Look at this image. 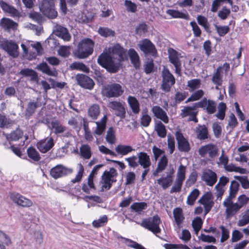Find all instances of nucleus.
Masks as SVG:
<instances>
[{"label": "nucleus", "mask_w": 249, "mask_h": 249, "mask_svg": "<svg viewBox=\"0 0 249 249\" xmlns=\"http://www.w3.org/2000/svg\"><path fill=\"white\" fill-rule=\"evenodd\" d=\"M121 61L107 53H103L97 59L98 64L111 73H115L118 71Z\"/></svg>", "instance_id": "2"}, {"label": "nucleus", "mask_w": 249, "mask_h": 249, "mask_svg": "<svg viewBox=\"0 0 249 249\" xmlns=\"http://www.w3.org/2000/svg\"><path fill=\"white\" fill-rule=\"evenodd\" d=\"M166 13L174 18H180L188 19L189 15L187 13L180 12L173 9H169L166 11Z\"/></svg>", "instance_id": "44"}, {"label": "nucleus", "mask_w": 249, "mask_h": 249, "mask_svg": "<svg viewBox=\"0 0 249 249\" xmlns=\"http://www.w3.org/2000/svg\"><path fill=\"white\" fill-rule=\"evenodd\" d=\"M14 122L4 115L0 114V127H8L13 124Z\"/></svg>", "instance_id": "56"}, {"label": "nucleus", "mask_w": 249, "mask_h": 249, "mask_svg": "<svg viewBox=\"0 0 249 249\" xmlns=\"http://www.w3.org/2000/svg\"><path fill=\"white\" fill-rule=\"evenodd\" d=\"M121 238L124 240L125 244L128 247L134 248L135 249H146L141 245L130 239L125 238L123 237H121Z\"/></svg>", "instance_id": "57"}, {"label": "nucleus", "mask_w": 249, "mask_h": 249, "mask_svg": "<svg viewBox=\"0 0 249 249\" xmlns=\"http://www.w3.org/2000/svg\"><path fill=\"white\" fill-rule=\"evenodd\" d=\"M39 8L43 14L50 18H54L57 16V12L54 8V4L46 6H39Z\"/></svg>", "instance_id": "26"}, {"label": "nucleus", "mask_w": 249, "mask_h": 249, "mask_svg": "<svg viewBox=\"0 0 249 249\" xmlns=\"http://www.w3.org/2000/svg\"><path fill=\"white\" fill-rule=\"evenodd\" d=\"M124 92L123 87L119 84L113 83L103 87L102 94L107 98H118Z\"/></svg>", "instance_id": "4"}, {"label": "nucleus", "mask_w": 249, "mask_h": 249, "mask_svg": "<svg viewBox=\"0 0 249 249\" xmlns=\"http://www.w3.org/2000/svg\"><path fill=\"white\" fill-rule=\"evenodd\" d=\"M19 74L25 77H29L31 81L36 83L38 82L37 74L36 71L32 69L28 68L22 69L20 71Z\"/></svg>", "instance_id": "32"}, {"label": "nucleus", "mask_w": 249, "mask_h": 249, "mask_svg": "<svg viewBox=\"0 0 249 249\" xmlns=\"http://www.w3.org/2000/svg\"><path fill=\"white\" fill-rule=\"evenodd\" d=\"M198 153L202 157H205L208 154L210 158H213L217 155L218 149L214 144H208L201 146L199 149Z\"/></svg>", "instance_id": "17"}, {"label": "nucleus", "mask_w": 249, "mask_h": 249, "mask_svg": "<svg viewBox=\"0 0 249 249\" xmlns=\"http://www.w3.org/2000/svg\"><path fill=\"white\" fill-rule=\"evenodd\" d=\"M62 137L63 140L66 142V146L67 147L71 144V142L74 140V136L70 131L65 132Z\"/></svg>", "instance_id": "64"}, {"label": "nucleus", "mask_w": 249, "mask_h": 249, "mask_svg": "<svg viewBox=\"0 0 249 249\" xmlns=\"http://www.w3.org/2000/svg\"><path fill=\"white\" fill-rule=\"evenodd\" d=\"M202 220L199 217H197L192 221V226L196 234H198L199 231L201 229L202 225Z\"/></svg>", "instance_id": "59"}, {"label": "nucleus", "mask_w": 249, "mask_h": 249, "mask_svg": "<svg viewBox=\"0 0 249 249\" xmlns=\"http://www.w3.org/2000/svg\"><path fill=\"white\" fill-rule=\"evenodd\" d=\"M174 172L173 168H172L169 172L166 173V175L163 174L161 178L157 179L158 184L163 190H166L171 185L173 181Z\"/></svg>", "instance_id": "12"}, {"label": "nucleus", "mask_w": 249, "mask_h": 249, "mask_svg": "<svg viewBox=\"0 0 249 249\" xmlns=\"http://www.w3.org/2000/svg\"><path fill=\"white\" fill-rule=\"evenodd\" d=\"M221 68L218 67L216 71L213 73L212 81L215 85V89H219V87L221 86L223 83L222 75L221 74Z\"/></svg>", "instance_id": "30"}, {"label": "nucleus", "mask_w": 249, "mask_h": 249, "mask_svg": "<svg viewBox=\"0 0 249 249\" xmlns=\"http://www.w3.org/2000/svg\"><path fill=\"white\" fill-rule=\"evenodd\" d=\"M173 215L176 224L178 226H179L184 219L182 210L180 208L174 209L173 210Z\"/></svg>", "instance_id": "40"}, {"label": "nucleus", "mask_w": 249, "mask_h": 249, "mask_svg": "<svg viewBox=\"0 0 249 249\" xmlns=\"http://www.w3.org/2000/svg\"><path fill=\"white\" fill-rule=\"evenodd\" d=\"M249 201V198L245 195L239 196L238 202L233 203L230 198H227L223 202V205L226 208V213L227 218H229L235 214L237 212Z\"/></svg>", "instance_id": "1"}, {"label": "nucleus", "mask_w": 249, "mask_h": 249, "mask_svg": "<svg viewBox=\"0 0 249 249\" xmlns=\"http://www.w3.org/2000/svg\"><path fill=\"white\" fill-rule=\"evenodd\" d=\"M125 161L130 168H136L139 166L138 156L133 155L125 158Z\"/></svg>", "instance_id": "50"}, {"label": "nucleus", "mask_w": 249, "mask_h": 249, "mask_svg": "<svg viewBox=\"0 0 249 249\" xmlns=\"http://www.w3.org/2000/svg\"><path fill=\"white\" fill-rule=\"evenodd\" d=\"M100 114V108L98 104L91 105L88 109V115L93 120H96Z\"/></svg>", "instance_id": "39"}, {"label": "nucleus", "mask_w": 249, "mask_h": 249, "mask_svg": "<svg viewBox=\"0 0 249 249\" xmlns=\"http://www.w3.org/2000/svg\"><path fill=\"white\" fill-rule=\"evenodd\" d=\"M121 238L124 240L125 244L128 247L134 248L135 249H146L141 245L130 239L125 238L123 237H121Z\"/></svg>", "instance_id": "58"}, {"label": "nucleus", "mask_w": 249, "mask_h": 249, "mask_svg": "<svg viewBox=\"0 0 249 249\" xmlns=\"http://www.w3.org/2000/svg\"><path fill=\"white\" fill-rule=\"evenodd\" d=\"M175 136L178 150L181 152H189L190 150L189 142L183 136L182 134L180 131H177L176 132Z\"/></svg>", "instance_id": "16"}, {"label": "nucleus", "mask_w": 249, "mask_h": 249, "mask_svg": "<svg viewBox=\"0 0 249 249\" xmlns=\"http://www.w3.org/2000/svg\"><path fill=\"white\" fill-rule=\"evenodd\" d=\"M128 54L134 67L136 69H139L141 66V61L137 52L134 49H130L128 51Z\"/></svg>", "instance_id": "29"}, {"label": "nucleus", "mask_w": 249, "mask_h": 249, "mask_svg": "<svg viewBox=\"0 0 249 249\" xmlns=\"http://www.w3.org/2000/svg\"><path fill=\"white\" fill-rule=\"evenodd\" d=\"M0 25L5 30H14L18 26V24L16 22L8 18H3L1 19Z\"/></svg>", "instance_id": "34"}, {"label": "nucleus", "mask_w": 249, "mask_h": 249, "mask_svg": "<svg viewBox=\"0 0 249 249\" xmlns=\"http://www.w3.org/2000/svg\"><path fill=\"white\" fill-rule=\"evenodd\" d=\"M106 141L108 143L111 144L115 143L116 142L115 131L112 127H110L107 131Z\"/></svg>", "instance_id": "47"}, {"label": "nucleus", "mask_w": 249, "mask_h": 249, "mask_svg": "<svg viewBox=\"0 0 249 249\" xmlns=\"http://www.w3.org/2000/svg\"><path fill=\"white\" fill-rule=\"evenodd\" d=\"M155 130L158 136L160 138H165L167 134V130L165 125L160 121H158L155 125Z\"/></svg>", "instance_id": "41"}, {"label": "nucleus", "mask_w": 249, "mask_h": 249, "mask_svg": "<svg viewBox=\"0 0 249 249\" xmlns=\"http://www.w3.org/2000/svg\"><path fill=\"white\" fill-rule=\"evenodd\" d=\"M138 164L143 168H149L151 162L150 156L145 152H141L137 154Z\"/></svg>", "instance_id": "25"}, {"label": "nucleus", "mask_w": 249, "mask_h": 249, "mask_svg": "<svg viewBox=\"0 0 249 249\" xmlns=\"http://www.w3.org/2000/svg\"><path fill=\"white\" fill-rule=\"evenodd\" d=\"M225 169L228 172H238L241 174H245L246 170L240 167L236 166L233 164H227L225 167Z\"/></svg>", "instance_id": "52"}, {"label": "nucleus", "mask_w": 249, "mask_h": 249, "mask_svg": "<svg viewBox=\"0 0 249 249\" xmlns=\"http://www.w3.org/2000/svg\"><path fill=\"white\" fill-rule=\"evenodd\" d=\"M23 133L20 129L18 128L16 130L11 132L10 134L6 135V138L8 140L16 141L20 139L23 136Z\"/></svg>", "instance_id": "45"}, {"label": "nucleus", "mask_w": 249, "mask_h": 249, "mask_svg": "<svg viewBox=\"0 0 249 249\" xmlns=\"http://www.w3.org/2000/svg\"><path fill=\"white\" fill-rule=\"evenodd\" d=\"M54 145L53 138H47L44 140H41L37 143V147L39 150L43 153L49 151Z\"/></svg>", "instance_id": "21"}, {"label": "nucleus", "mask_w": 249, "mask_h": 249, "mask_svg": "<svg viewBox=\"0 0 249 249\" xmlns=\"http://www.w3.org/2000/svg\"><path fill=\"white\" fill-rule=\"evenodd\" d=\"M0 47L13 58L17 57L19 54L18 45L12 40H5L0 41Z\"/></svg>", "instance_id": "8"}, {"label": "nucleus", "mask_w": 249, "mask_h": 249, "mask_svg": "<svg viewBox=\"0 0 249 249\" xmlns=\"http://www.w3.org/2000/svg\"><path fill=\"white\" fill-rule=\"evenodd\" d=\"M27 153L29 157L35 161H37L40 159L39 154L37 151L32 147L28 148Z\"/></svg>", "instance_id": "54"}, {"label": "nucleus", "mask_w": 249, "mask_h": 249, "mask_svg": "<svg viewBox=\"0 0 249 249\" xmlns=\"http://www.w3.org/2000/svg\"><path fill=\"white\" fill-rule=\"evenodd\" d=\"M94 41L90 38L82 39L78 44L74 54L79 59H85L90 55L93 52Z\"/></svg>", "instance_id": "3"}, {"label": "nucleus", "mask_w": 249, "mask_h": 249, "mask_svg": "<svg viewBox=\"0 0 249 249\" xmlns=\"http://www.w3.org/2000/svg\"><path fill=\"white\" fill-rule=\"evenodd\" d=\"M154 115L158 119L162 121L165 124L169 122V118L166 112L158 106H153L151 109Z\"/></svg>", "instance_id": "24"}, {"label": "nucleus", "mask_w": 249, "mask_h": 249, "mask_svg": "<svg viewBox=\"0 0 249 249\" xmlns=\"http://www.w3.org/2000/svg\"><path fill=\"white\" fill-rule=\"evenodd\" d=\"M53 33L55 35L61 38L64 41H69L71 38V35L69 34L67 29L61 25H57L55 26V28L53 30Z\"/></svg>", "instance_id": "23"}, {"label": "nucleus", "mask_w": 249, "mask_h": 249, "mask_svg": "<svg viewBox=\"0 0 249 249\" xmlns=\"http://www.w3.org/2000/svg\"><path fill=\"white\" fill-rule=\"evenodd\" d=\"M168 162V160L166 156L163 155L159 160L157 167L158 169H160L161 171H163L167 167Z\"/></svg>", "instance_id": "60"}, {"label": "nucleus", "mask_w": 249, "mask_h": 249, "mask_svg": "<svg viewBox=\"0 0 249 249\" xmlns=\"http://www.w3.org/2000/svg\"><path fill=\"white\" fill-rule=\"evenodd\" d=\"M72 172V169L68 168L63 165L59 164L51 169L50 175L54 178H58L71 174Z\"/></svg>", "instance_id": "13"}, {"label": "nucleus", "mask_w": 249, "mask_h": 249, "mask_svg": "<svg viewBox=\"0 0 249 249\" xmlns=\"http://www.w3.org/2000/svg\"><path fill=\"white\" fill-rule=\"evenodd\" d=\"M169 59L175 68V72L180 75L181 71V61L180 59L182 58L181 54L178 53L175 50L170 48L168 50Z\"/></svg>", "instance_id": "9"}, {"label": "nucleus", "mask_w": 249, "mask_h": 249, "mask_svg": "<svg viewBox=\"0 0 249 249\" xmlns=\"http://www.w3.org/2000/svg\"><path fill=\"white\" fill-rule=\"evenodd\" d=\"M2 9L6 13H8L12 17H19L20 12L14 6L2 1L0 3Z\"/></svg>", "instance_id": "27"}, {"label": "nucleus", "mask_w": 249, "mask_h": 249, "mask_svg": "<svg viewBox=\"0 0 249 249\" xmlns=\"http://www.w3.org/2000/svg\"><path fill=\"white\" fill-rule=\"evenodd\" d=\"M99 34L104 37L113 36L115 35V32L111 29L107 27H100L98 29Z\"/></svg>", "instance_id": "55"}, {"label": "nucleus", "mask_w": 249, "mask_h": 249, "mask_svg": "<svg viewBox=\"0 0 249 249\" xmlns=\"http://www.w3.org/2000/svg\"><path fill=\"white\" fill-rule=\"evenodd\" d=\"M36 69L49 76H55L57 72L55 70H51L46 63H42L37 66Z\"/></svg>", "instance_id": "37"}, {"label": "nucleus", "mask_w": 249, "mask_h": 249, "mask_svg": "<svg viewBox=\"0 0 249 249\" xmlns=\"http://www.w3.org/2000/svg\"><path fill=\"white\" fill-rule=\"evenodd\" d=\"M148 110L146 109L142 112V116L141 117V124L144 126L147 127L149 126L150 122H151V117L147 114Z\"/></svg>", "instance_id": "51"}, {"label": "nucleus", "mask_w": 249, "mask_h": 249, "mask_svg": "<svg viewBox=\"0 0 249 249\" xmlns=\"http://www.w3.org/2000/svg\"><path fill=\"white\" fill-rule=\"evenodd\" d=\"M201 179L210 186H213L217 181V177L216 174L210 169L205 170L203 171Z\"/></svg>", "instance_id": "19"}, {"label": "nucleus", "mask_w": 249, "mask_h": 249, "mask_svg": "<svg viewBox=\"0 0 249 249\" xmlns=\"http://www.w3.org/2000/svg\"><path fill=\"white\" fill-rule=\"evenodd\" d=\"M51 126L52 128L54 129V133L56 134L63 133L66 130L65 127L57 121H52Z\"/></svg>", "instance_id": "53"}, {"label": "nucleus", "mask_w": 249, "mask_h": 249, "mask_svg": "<svg viewBox=\"0 0 249 249\" xmlns=\"http://www.w3.org/2000/svg\"><path fill=\"white\" fill-rule=\"evenodd\" d=\"M37 107V102H29L26 108V115L28 116L32 115L35 112Z\"/></svg>", "instance_id": "61"}, {"label": "nucleus", "mask_w": 249, "mask_h": 249, "mask_svg": "<svg viewBox=\"0 0 249 249\" xmlns=\"http://www.w3.org/2000/svg\"><path fill=\"white\" fill-rule=\"evenodd\" d=\"M129 107L134 114H138L140 112V103L138 100L134 96H128L127 99Z\"/></svg>", "instance_id": "31"}, {"label": "nucleus", "mask_w": 249, "mask_h": 249, "mask_svg": "<svg viewBox=\"0 0 249 249\" xmlns=\"http://www.w3.org/2000/svg\"><path fill=\"white\" fill-rule=\"evenodd\" d=\"M9 197L14 203L23 207H29L33 205V202L31 200L18 193H10Z\"/></svg>", "instance_id": "11"}, {"label": "nucleus", "mask_w": 249, "mask_h": 249, "mask_svg": "<svg viewBox=\"0 0 249 249\" xmlns=\"http://www.w3.org/2000/svg\"><path fill=\"white\" fill-rule=\"evenodd\" d=\"M201 85V80L199 79H194L187 82V87L190 91H193L199 89Z\"/></svg>", "instance_id": "48"}, {"label": "nucleus", "mask_w": 249, "mask_h": 249, "mask_svg": "<svg viewBox=\"0 0 249 249\" xmlns=\"http://www.w3.org/2000/svg\"><path fill=\"white\" fill-rule=\"evenodd\" d=\"M107 107L110 109L115 111V115L119 117L121 119L125 118L126 109L124 102H121L118 101H110L107 104Z\"/></svg>", "instance_id": "10"}, {"label": "nucleus", "mask_w": 249, "mask_h": 249, "mask_svg": "<svg viewBox=\"0 0 249 249\" xmlns=\"http://www.w3.org/2000/svg\"><path fill=\"white\" fill-rule=\"evenodd\" d=\"M196 106L206 110L209 114H213L216 111V103L213 101L203 99L201 101L196 103Z\"/></svg>", "instance_id": "18"}, {"label": "nucleus", "mask_w": 249, "mask_h": 249, "mask_svg": "<svg viewBox=\"0 0 249 249\" xmlns=\"http://www.w3.org/2000/svg\"><path fill=\"white\" fill-rule=\"evenodd\" d=\"M199 195V191L197 189H194L187 197V203L189 205H193Z\"/></svg>", "instance_id": "46"}, {"label": "nucleus", "mask_w": 249, "mask_h": 249, "mask_svg": "<svg viewBox=\"0 0 249 249\" xmlns=\"http://www.w3.org/2000/svg\"><path fill=\"white\" fill-rule=\"evenodd\" d=\"M80 153L81 157L85 159H89L91 156L90 147L88 144H83L80 148Z\"/></svg>", "instance_id": "43"}, {"label": "nucleus", "mask_w": 249, "mask_h": 249, "mask_svg": "<svg viewBox=\"0 0 249 249\" xmlns=\"http://www.w3.org/2000/svg\"><path fill=\"white\" fill-rule=\"evenodd\" d=\"M75 78L78 84L81 87L89 90L93 88L94 83L89 76L83 74H77Z\"/></svg>", "instance_id": "15"}, {"label": "nucleus", "mask_w": 249, "mask_h": 249, "mask_svg": "<svg viewBox=\"0 0 249 249\" xmlns=\"http://www.w3.org/2000/svg\"><path fill=\"white\" fill-rule=\"evenodd\" d=\"M186 167L181 164L178 168L177 177L173 186L170 190V193H179L181 191L182 184L185 179Z\"/></svg>", "instance_id": "6"}, {"label": "nucleus", "mask_w": 249, "mask_h": 249, "mask_svg": "<svg viewBox=\"0 0 249 249\" xmlns=\"http://www.w3.org/2000/svg\"><path fill=\"white\" fill-rule=\"evenodd\" d=\"M126 51L121 47L119 44L115 45L113 47L110 49V53L108 54L113 56L115 55V57L116 59L120 61H123L126 56Z\"/></svg>", "instance_id": "22"}, {"label": "nucleus", "mask_w": 249, "mask_h": 249, "mask_svg": "<svg viewBox=\"0 0 249 249\" xmlns=\"http://www.w3.org/2000/svg\"><path fill=\"white\" fill-rule=\"evenodd\" d=\"M124 5L128 12L135 13L137 10V5L135 3L132 2L131 0H125Z\"/></svg>", "instance_id": "63"}, {"label": "nucleus", "mask_w": 249, "mask_h": 249, "mask_svg": "<svg viewBox=\"0 0 249 249\" xmlns=\"http://www.w3.org/2000/svg\"><path fill=\"white\" fill-rule=\"evenodd\" d=\"M218 112L216 117L220 120H223L225 116V111L227 108L226 105L223 102H221L218 106Z\"/></svg>", "instance_id": "49"}, {"label": "nucleus", "mask_w": 249, "mask_h": 249, "mask_svg": "<svg viewBox=\"0 0 249 249\" xmlns=\"http://www.w3.org/2000/svg\"><path fill=\"white\" fill-rule=\"evenodd\" d=\"M160 222V218L158 215H155L153 217L143 219L139 224L154 233L157 234L160 233L161 231L159 227Z\"/></svg>", "instance_id": "5"}, {"label": "nucleus", "mask_w": 249, "mask_h": 249, "mask_svg": "<svg viewBox=\"0 0 249 249\" xmlns=\"http://www.w3.org/2000/svg\"><path fill=\"white\" fill-rule=\"evenodd\" d=\"M161 76L162 78L161 89L165 92H169L171 87L175 83V78L169 70L166 68L163 69Z\"/></svg>", "instance_id": "7"}, {"label": "nucleus", "mask_w": 249, "mask_h": 249, "mask_svg": "<svg viewBox=\"0 0 249 249\" xmlns=\"http://www.w3.org/2000/svg\"><path fill=\"white\" fill-rule=\"evenodd\" d=\"M147 207V204L144 202H135L131 205L130 209L132 211L141 214L144 210L146 209Z\"/></svg>", "instance_id": "42"}, {"label": "nucleus", "mask_w": 249, "mask_h": 249, "mask_svg": "<svg viewBox=\"0 0 249 249\" xmlns=\"http://www.w3.org/2000/svg\"><path fill=\"white\" fill-rule=\"evenodd\" d=\"M198 202L204 205L205 214L210 211L214 204L213 196L211 193H206L199 199Z\"/></svg>", "instance_id": "20"}, {"label": "nucleus", "mask_w": 249, "mask_h": 249, "mask_svg": "<svg viewBox=\"0 0 249 249\" xmlns=\"http://www.w3.org/2000/svg\"><path fill=\"white\" fill-rule=\"evenodd\" d=\"M197 138L199 140H205L208 138V132L205 125H198L196 128Z\"/></svg>", "instance_id": "36"}, {"label": "nucleus", "mask_w": 249, "mask_h": 249, "mask_svg": "<svg viewBox=\"0 0 249 249\" xmlns=\"http://www.w3.org/2000/svg\"><path fill=\"white\" fill-rule=\"evenodd\" d=\"M198 107L196 106V103H195L192 107H186L181 109V116L182 118L186 117L188 116H192L195 114H197L198 111L196 110V108Z\"/></svg>", "instance_id": "35"}, {"label": "nucleus", "mask_w": 249, "mask_h": 249, "mask_svg": "<svg viewBox=\"0 0 249 249\" xmlns=\"http://www.w3.org/2000/svg\"><path fill=\"white\" fill-rule=\"evenodd\" d=\"M71 70H77L82 71L86 73H89V69L83 63L79 61H75L71 63L70 66Z\"/></svg>", "instance_id": "38"}, {"label": "nucleus", "mask_w": 249, "mask_h": 249, "mask_svg": "<svg viewBox=\"0 0 249 249\" xmlns=\"http://www.w3.org/2000/svg\"><path fill=\"white\" fill-rule=\"evenodd\" d=\"M107 121V116L104 115L99 121L95 122L96 128L94 131V134L100 136L105 132Z\"/></svg>", "instance_id": "28"}, {"label": "nucleus", "mask_w": 249, "mask_h": 249, "mask_svg": "<svg viewBox=\"0 0 249 249\" xmlns=\"http://www.w3.org/2000/svg\"><path fill=\"white\" fill-rule=\"evenodd\" d=\"M139 47L145 54H151L156 56L157 51L154 44L148 39H144L140 42Z\"/></svg>", "instance_id": "14"}, {"label": "nucleus", "mask_w": 249, "mask_h": 249, "mask_svg": "<svg viewBox=\"0 0 249 249\" xmlns=\"http://www.w3.org/2000/svg\"><path fill=\"white\" fill-rule=\"evenodd\" d=\"M204 95V91L202 89H199L194 92L191 96L186 101V103L191 101L198 100L200 99Z\"/></svg>", "instance_id": "62"}, {"label": "nucleus", "mask_w": 249, "mask_h": 249, "mask_svg": "<svg viewBox=\"0 0 249 249\" xmlns=\"http://www.w3.org/2000/svg\"><path fill=\"white\" fill-rule=\"evenodd\" d=\"M135 150L133 147L128 145L118 144L115 147V151L118 154L122 156H124Z\"/></svg>", "instance_id": "33"}]
</instances>
